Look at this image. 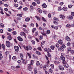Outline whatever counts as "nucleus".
Wrapping results in <instances>:
<instances>
[{
	"instance_id": "nucleus-22",
	"label": "nucleus",
	"mask_w": 74,
	"mask_h": 74,
	"mask_svg": "<svg viewBox=\"0 0 74 74\" xmlns=\"http://www.w3.org/2000/svg\"><path fill=\"white\" fill-rule=\"evenodd\" d=\"M36 53L38 55H41V53L38 51H36Z\"/></svg>"
},
{
	"instance_id": "nucleus-7",
	"label": "nucleus",
	"mask_w": 74,
	"mask_h": 74,
	"mask_svg": "<svg viewBox=\"0 0 74 74\" xmlns=\"http://www.w3.org/2000/svg\"><path fill=\"white\" fill-rule=\"evenodd\" d=\"M65 39L68 41H71V39H70V37H69L68 36H66L65 37Z\"/></svg>"
},
{
	"instance_id": "nucleus-61",
	"label": "nucleus",
	"mask_w": 74,
	"mask_h": 74,
	"mask_svg": "<svg viewBox=\"0 0 74 74\" xmlns=\"http://www.w3.org/2000/svg\"><path fill=\"white\" fill-rule=\"evenodd\" d=\"M34 74H37V71L36 69H34Z\"/></svg>"
},
{
	"instance_id": "nucleus-58",
	"label": "nucleus",
	"mask_w": 74,
	"mask_h": 74,
	"mask_svg": "<svg viewBox=\"0 0 74 74\" xmlns=\"http://www.w3.org/2000/svg\"><path fill=\"white\" fill-rule=\"evenodd\" d=\"M66 26L68 27H70V24H68L66 25Z\"/></svg>"
},
{
	"instance_id": "nucleus-2",
	"label": "nucleus",
	"mask_w": 74,
	"mask_h": 74,
	"mask_svg": "<svg viewBox=\"0 0 74 74\" xmlns=\"http://www.w3.org/2000/svg\"><path fill=\"white\" fill-rule=\"evenodd\" d=\"M23 47L25 49H26V50L27 51H28L29 49L30 50H31V49H32V47L30 46H28L26 47L25 46H23Z\"/></svg>"
},
{
	"instance_id": "nucleus-49",
	"label": "nucleus",
	"mask_w": 74,
	"mask_h": 74,
	"mask_svg": "<svg viewBox=\"0 0 74 74\" xmlns=\"http://www.w3.org/2000/svg\"><path fill=\"white\" fill-rule=\"evenodd\" d=\"M73 7V5H68V7L69 8H71V7Z\"/></svg>"
},
{
	"instance_id": "nucleus-17",
	"label": "nucleus",
	"mask_w": 74,
	"mask_h": 74,
	"mask_svg": "<svg viewBox=\"0 0 74 74\" xmlns=\"http://www.w3.org/2000/svg\"><path fill=\"white\" fill-rule=\"evenodd\" d=\"M50 48L52 50H54V49L55 48V46L54 45H52L50 47Z\"/></svg>"
},
{
	"instance_id": "nucleus-3",
	"label": "nucleus",
	"mask_w": 74,
	"mask_h": 74,
	"mask_svg": "<svg viewBox=\"0 0 74 74\" xmlns=\"http://www.w3.org/2000/svg\"><path fill=\"white\" fill-rule=\"evenodd\" d=\"M66 48V46L64 45H62V46H61L58 49L59 51H64V48Z\"/></svg>"
},
{
	"instance_id": "nucleus-25",
	"label": "nucleus",
	"mask_w": 74,
	"mask_h": 74,
	"mask_svg": "<svg viewBox=\"0 0 74 74\" xmlns=\"http://www.w3.org/2000/svg\"><path fill=\"white\" fill-rule=\"evenodd\" d=\"M35 17L37 19V20L38 21H40V17L39 16H35Z\"/></svg>"
},
{
	"instance_id": "nucleus-47",
	"label": "nucleus",
	"mask_w": 74,
	"mask_h": 74,
	"mask_svg": "<svg viewBox=\"0 0 74 74\" xmlns=\"http://www.w3.org/2000/svg\"><path fill=\"white\" fill-rule=\"evenodd\" d=\"M53 23L55 25H58V23L56 21H54Z\"/></svg>"
},
{
	"instance_id": "nucleus-33",
	"label": "nucleus",
	"mask_w": 74,
	"mask_h": 74,
	"mask_svg": "<svg viewBox=\"0 0 74 74\" xmlns=\"http://www.w3.org/2000/svg\"><path fill=\"white\" fill-rule=\"evenodd\" d=\"M20 34L22 36H24L25 34L24 33V32H21L20 33Z\"/></svg>"
},
{
	"instance_id": "nucleus-62",
	"label": "nucleus",
	"mask_w": 74,
	"mask_h": 74,
	"mask_svg": "<svg viewBox=\"0 0 74 74\" xmlns=\"http://www.w3.org/2000/svg\"><path fill=\"white\" fill-rule=\"evenodd\" d=\"M37 49L38 50H39V51H42V50L41 49V47H39Z\"/></svg>"
},
{
	"instance_id": "nucleus-32",
	"label": "nucleus",
	"mask_w": 74,
	"mask_h": 74,
	"mask_svg": "<svg viewBox=\"0 0 74 74\" xmlns=\"http://www.w3.org/2000/svg\"><path fill=\"white\" fill-rule=\"evenodd\" d=\"M53 19L54 21H59V19L56 17H54Z\"/></svg>"
},
{
	"instance_id": "nucleus-59",
	"label": "nucleus",
	"mask_w": 74,
	"mask_h": 74,
	"mask_svg": "<svg viewBox=\"0 0 74 74\" xmlns=\"http://www.w3.org/2000/svg\"><path fill=\"white\" fill-rule=\"evenodd\" d=\"M34 25L33 23H31L30 25V26H32V27H34Z\"/></svg>"
},
{
	"instance_id": "nucleus-51",
	"label": "nucleus",
	"mask_w": 74,
	"mask_h": 74,
	"mask_svg": "<svg viewBox=\"0 0 74 74\" xmlns=\"http://www.w3.org/2000/svg\"><path fill=\"white\" fill-rule=\"evenodd\" d=\"M27 55L29 56V58H31V55H30V53H27Z\"/></svg>"
},
{
	"instance_id": "nucleus-28",
	"label": "nucleus",
	"mask_w": 74,
	"mask_h": 74,
	"mask_svg": "<svg viewBox=\"0 0 74 74\" xmlns=\"http://www.w3.org/2000/svg\"><path fill=\"white\" fill-rule=\"evenodd\" d=\"M0 26L1 27H4V25L3 24L0 23Z\"/></svg>"
},
{
	"instance_id": "nucleus-42",
	"label": "nucleus",
	"mask_w": 74,
	"mask_h": 74,
	"mask_svg": "<svg viewBox=\"0 0 74 74\" xmlns=\"http://www.w3.org/2000/svg\"><path fill=\"white\" fill-rule=\"evenodd\" d=\"M32 4L34 6H36V5H37V4H36V3L34 2H33L32 3Z\"/></svg>"
},
{
	"instance_id": "nucleus-53",
	"label": "nucleus",
	"mask_w": 74,
	"mask_h": 74,
	"mask_svg": "<svg viewBox=\"0 0 74 74\" xmlns=\"http://www.w3.org/2000/svg\"><path fill=\"white\" fill-rule=\"evenodd\" d=\"M17 16H20L21 17H22V14H17Z\"/></svg>"
},
{
	"instance_id": "nucleus-11",
	"label": "nucleus",
	"mask_w": 74,
	"mask_h": 74,
	"mask_svg": "<svg viewBox=\"0 0 74 74\" xmlns=\"http://www.w3.org/2000/svg\"><path fill=\"white\" fill-rule=\"evenodd\" d=\"M60 17L62 19H64L65 18V16L62 14H60Z\"/></svg>"
},
{
	"instance_id": "nucleus-8",
	"label": "nucleus",
	"mask_w": 74,
	"mask_h": 74,
	"mask_svg": "<svg viewBox=\"0 0 74 74\" xmlns=\"http://www.w3.org/2000/svg\"><path fill=\"white\" fill-rule=\"evenodd\" d=\"M22 60V63H23L24 64H26V63H27V62L26 61V60H25L23 59V60Z\"/></svg>"
},
{
	"instance_id": "nucleus-55",
	"label": "nucleus",
	"mask_w": 74,
	"mask_h": 74,
	"mask_svg": "<svg viewBox=\"0 0 74 74\" xmlns=\"http://www.w3.org/2000/svg\"><path fill=\"white\" fill-rule=\"evenodd\" d=\"M62 63L63 64H66L67 63V62H66V61H65V60L63 61V62H62Z\"/></svg>"
},
{
	"instance_id": "nucleus-24",
	"label": "nucleus",
	"mask_w": 74,
	"mask_h": 74,
	"mask_svg": "<svg viewBox=\"0 0 74 74\" xmlns=\"http://www.w3.org/2000/svg\"><path fill=\"white\" fill-rule=\"evenodd\" d=\"M2 47L4 51H5V45L4 44L2 45Z\"/></svg>"
},
{
	"instance_id": "nucleus-21",
	"label": "nucleus",
	"mask_w": 74,
	"mask_h": 74,
	"mask_svg": "<svg viewBox=\"0 0 74 74\" xmlns=\"http://www.w3.org/2000/svg\"><path fill=\"white\" fill-rule=\"evenodd\" d=\"M49 72L50 73H53V71L52 70V69H50L49 70Z\"/></svg>"
},
{
	"instance_id": "nucleus-12",
	"label": "nucleus",
	"mask_w": 74,
	"mask_h": 74,
	"mask_svg": "<svg viewBox=\"0 0 74 74\" xmlns=\"http://www.w3.org/2000/svg\"><path fill=\"white\" fill-rule=\"evenodd\" d=\"M67 18L71 20L73 19V17L72 16H69L67 17Z\"/></svg>"
},
{
	"instance_id": "nucleus-6",
	"label": "nucleus",
	"mask_w": 74,
	"mask_h": 74,
	"mask_svg": "<svg viewBox=\"0 0 74 74\" xmlns=\"http://www.w3.org/2000/svg\"><path fill=\"white\" fill-rule=\"evenodd\" d=\"M58 68L61 71H63L64 70V67L63 66H62L61 65H59L58 66Z\"/></svg>"
},
{
	"instance_id": "nucleus-46",
	"label": "nucleus",
	"mask_w": 74,
	"mask_h": 74,
	"mask_svg": "<svg viewBox=\"0 0 74 74\" xmlns=\"http://www.w3.org/2000/svg\"><path fill=\"white\" fill-rule=\"evenodd\" d=\"M12 34H14V35H16V32L15 31H13L12 32Z\"/></svg>"
},
{
	"instance_id": "nucleus-16",
	"label": "nucleus",
	"mask_w": 74,
	"mask_h": 74,
	"mask_svg": "<svg viewBox=\"0 0 74 74\" xmlns=\"http://www.w3.org/2000/svg\"><path fill=\"white\" fill-rule=\"evenodd\" d=\"M29 21H30V18L29 17H27L25 19V22H29Z\"/></svg>"
},
{
	"instance_id": "nucleus-57",
	"label": "nucleus",
	"mask_w": 74,
	"mask_h": 74,
	"mask_svg": "<svg viewBox=\"0 0 74 74\" xmlns=\"http://www.w3.org/2000/svg\"><path fill=\"white\" fill-rule=\"evenodd\" d=\"M8 32H11V31H12V29L11 28H8Z\"/></svg>"
},
{
	"instance_id": "nucleus-63",
	"label": "nucleus",
	"mask_w": 74,
	"mask_h": 74,
	"mask_svg": "<svg viewBox=\"0 0 74 74\" xmlns=\"http://www.w3.org/2000/svg\"><path fill=\"white\" fill-rule=\"evenodd\" d=\"M68 50L69 51H71V49L70 47H69L68 48Z\"/></svg>"
},
{
	"instance_id": "nucleus-23",
	"label": "nucleus",
	"mask_w": 74,
	"mask_h": 74,
	"mask_svg": "<svg viewBox=\"0 0 74 74\" xmlns=\"http://www.w3.org/2000/svg\"><path fill=\"white\" fill-rule=\"evenodd\" d=\"M63 66L66 68H68L69 67V64H64Z\"/></svg>"
},
{
	"instance_id": "nucleus-60",
	"label": "nucleus",
	"mask_w": 74,
	"mask_h": 74,
	"mask_svg": "<svg viewBox=\"0 0 74 74\" xmlns=\"http://www.w3.org/2000/svg\"><path fill=\"white\" fill-rule=\"evenodd\" d=\"M32 42L33 45H34L35 44V41L34 40H32Z\"/></svg>"
},
{
	"instance_id": "nucleus-36",
	"label": "nucleus",
	"mask_w": 74,
	"mask_h": 74,
	"mask_svg": "<svg viewBox=\"0 0 74 74\" xmlns=\"http://www.w3.org/2000/svg\"><path fill=\"white\" fill-rule=\"evenodd\" d=\"M5 54L6 55V56H7V55H8L9 54V52L8 51H6L5 53Z\"/></svg>"
},
{
	"instance_id": "nucleus-13",
	"label": "nucleus",
	"mask_w": 74,
	"mask_h": 74,
	"mask_svg": "<svg viewBox=\"0 0 74 74\" xmlns=\"http://www.w3.org/2000/svg\"><path fill=\"white\" fill-rule=\"evenodd\" d=\"M60 59L63 61H64V60H65V57L64 56H61Z\"/></svg>"
},
{
	"instance_id": "nucleus-4",
	"label": "nucleus",
	"mask_w": 74,
	"mask_h": 74,
	"mask_svg": "<svg viewBox=\"0 0 74 74\" xmlns=\"http://www.w3.org/2000/svg\"><path fill=\"white\" fill-rule=\"evenodd\" d=\"M14 48L15 49V51L16 52H18V51H19V47L18 46H15L14 47Z\"/></svg>"
},
{
	"instance_id": "nucleus-35",
	"label": "nucleus",
	"mask_w": 74,
	"mask_h": 74,
	"mask_svg": "<svg viewBox=\"0 0 74 74\" xmlns=\"http://www.w3.org/2000/svg\"><path fill=\"white\" fill-rule=\"evenodd\" d=\"M50 30H47V31L46 34H50Z\"/></svg>"
},
{
	"instance_id": "nucleus-31",
	"label": "nucleus",
	"mask_w": 74,
	"mask_h": 74,
	"mask_svg": "<svg viewBox=\"0 0 74 74\" xmlns=\"http://www.w3.org/2000/svg\"><path fill=\"white\" fill-rule=\"evenodd\" d=\"M47 64V67H48L49 66V60L46 63Z\"/></svg>"
},
{
	"instance_id": "nucleus-40",
	"label": "nucleus",
	"mask_w": 74,
	"mask_h": 74,
	"mask_svg": "<svg viewBox=\"0 0 74 74\" xmlns=\"http://www.w3.org/2000/svg\"><path fill=\"white\" fill-rule=\"evenodd\" d=\"M50 66L52 69H54V65L53 64H51Z\"/></svg>"
},
{
	"instance_id": "nucleus-29",
	"label": "nucleus",
	"mask_w": 74,
	"mask_h": 74,
	"mask_svg": "<svg viewBox=\"0 0 74 74\" xmlns=\"http://www.w3.org/2000/svg\"><path fill=\"white\" fill-rule=\"evenodd\" d=\"M60 63V62H58L55 61L54 62V64H59Z\"/></svg>"
},
{
	"instance_id": "nucleus-37",
	"label": "nucleus",
	"mask_w": 74,
	"mask_h": 74,
	"mask_svg": "<svg viewBox=\"0 0 74 74\" xmlns=\"http://www.w3.org/2000/svg\"><path fill=\"white\" fill-rule=\"evenodd\" d=\"M38 32L37 31L35 32V36H38Z\"/></svg>"
},
{
	"instance_id": "nucleus-38",
	"label": "nucleus",
	"mask_w": 74,
	"mask_h": 74,
	"mask_svg": "<svg viewBox=\"0 0 74 74\" xmlns=\"http://www.w3.org/2000/svg\"><path fill=\"white\" fill-rule=\"evenodd\" d=\"M42 38H43V37H42V36H41L39 37V40H42Z\"/></svg>"
},
{
	"instance_id": "nucleus-14",
	"label": "nucleus",
	"mask_w": 74,
	"mask_h": 74,
	"mask_svg": "<svg viewBox=\"0 0 74 74\" xmlns=\"http://www.w3.org/2000/svg\"><path fill=\"white\" fill-rule=\"evenodd\" d=\"M62 10L65 11H67V8L66 7H64L63 8Z\"/></svg>"
},
{
	"instance_id": "nucleus-27",
	"label": "nucleus",
	"mask_w": 74,
	"mask_h": 74,
	"mask_svg": "<svg viewBox=\"0 0 74 74\" xmlns=\"http://www.w3.org/2000/svg\"><path fill=\"white\" fill-rule=\"evenodd\" d=\"M7 38L9 40H12V38H11V37L10 36H8Z\"/></svg>"
},
{
	"instance_id": "nucleus-43",
	"label": "nucleus",
	"mask_w": 74,
	"mask_h": 74,
	"mask_svg": "<svg viewBox=\"0 0 74 74\" xmlns=\"http://www.w3.org/2000/svg\"><path fill=\"white\" fill-rule=\"evenodd\" d=\"M71 43L69 42L67 44V45L68 46H69V47H70V45H71Z\"/></svg>"
},
{
	"instance_id": "nucleus-52",
	"label": "nucleus",
	"mask_w": 74,
	"mask_h": 74,
	"mask_svg": "<svg viewBox=\"0 0 74 74\" xmlns=\"http://www.w3.org/2000/svg\"><path fill=\"white\" fill-rule=\"evenodd\" d=\"M56 46L57 48H59V44L58 43H57L56 45Z\"/></svg>"
},
{
	"instance_id": "nucleus-48",
	"label": "nucleus",
	"mask_w": 74,
	"mask_h": 74,
	"mask_svg": "<svg viewBox=\"0 0 74 74\" xmlns=\"http://www.w3.org/2000/svg\"><path fill=\"white\" fill-rule=\"evenodd\" d=\"M58 26H56L54 27V29H55L56 30H58Z\"/></svg>"
},
{
	"instance_id": "nucleus-19",
	"label": "nucleus",
	"mask_w": 74,
	"mask_h": 74,
	"mask_svg": "<svg viewBox=\"0 0 74 74\" xmlns=\"http://www.w3.org/2000/svg\"><path fill=\"white\" fill-rule=\"evenodd\" d=\"M38 11L39 12L40 14H41L42 12V11L41 10V9L40 8H38Z\"/></svg>"
},
{
	"instance_id": "nucleus-9",
	"label": "nucleus",
	"mask_w": 74,
	"mask_h": 74,
	"mask_svg": "<svg viewBox=\"0 0 74 74\" xmlns=\"http://www.w3.org/2000/svg\"><path fill=\"white\" fill-rule=\"evenodd\" d=\"M18 40L20 41H23V39L22 38L21 36H18L17 37Z\"/></svg>"
},
{
	"instance_id": "nucleus-41",
	"label": "nucleus",
	"mask_w": 74,
	"mask_h": 74,
	"mask_svg": "<svg viewBox=\"0 0 74 74\" xmlns=\"http://www.w3.org/2000/svg\"><path fill=\"white\" fill-rule=\"evenodd\" d=\"M36 30V28H33L32 30V33H34V31Z\"/></svg>"
},
{
	"instance_id": "nucleus-18",
	"label": "nucleus",
	"mask_w": 74,
	"mask_h": 74,
	"mask_svg": "<svg viewBox=\"0 0 74 74\" xmlns=\"http://www.w3.org/2000/svg\"><path fill=\"white\" fill-rule=\"evenodd\" d=\"M17 63L18 65H21L22 64V62H21V61L20 60H18L17 61Z\"/></svg>"
},
{
	"instance_id": "nucleus-26",
	"label": "nucleus",
	"mask_w": 74,
	"mask_h": 74,
	"mask_svg": "<svg viewBox=\"0 0 74 74\" xmlns=\"http://www.w3.org/2000/svg\"><path fill=\"white\" fill-rule=\"evenodd\" d=\"M20 57L21 60H23V56L22 54H21Z\"/></svg>"
},
{
	"instance_id": "nucleus-64",
	"label": "nucleus",
	"mask_w": 74,
	"mask_h": 74,
	"mask_svg": "<svg viewBox=\"0 0 74 74\" xmlns=\"http://www.w3.org/2000/svg\"><path fill=\"white\" fill-rule=\"evenodd\" d=\"M71 15L74 16V12H71Z\"/></svg>"
},
{
	"instance_id": "nucleus-30",
	"label": "nucleus",
	"mask_w": 74,
	"mask_h": 74,
	"mask_svg": "<svg viewBox=\"0 0 74 74\" xmlns=\"http://www.w3.org/2000/svg\"><path fill=\"white\" fill-rule=\"evenodd\" d=\"M12 59L14 60H16V58L15 56H13Z\"/></svg>"
},
{
	"instance_id": "nucleus-1",
	"label": "nucleus",
	"mask_w": 74,
	"mask_h": 74,
	"mask_svg": "<svg viewBox=\"0 0 74 74\" xmlns=\"http://www.w3.org/2000/svg\"><path fill=\"white\" fill-rule=\"evenodd\" d=\"M33 63H34V60H32L31 61V64H29L27 65V69L28 70L30 71H32V66L33 65Z\"/></svg>"
},
{
	"instance_id": "nucleus-56",
	"label": "nucleus",
	"mask_w": 74,
	"mask_h": 74,
	"mask_svg": "<svg viewBox=\"0 0 74 74\" xmlns=\"http://www.w3.org/2000/svg\"><path fill=\"white\" fill-rule=\"evenodd\" d=\"M43 69L45 71H46L47 70V66H44Z\"/></svg>"
},
{
	"instance_id": "nucleus-39",
	"label": "nucleus",
	"mask_w": 74,
	"mask_h": 74,
	"mask_svg": "<svg viewBox=\"0 0 74 74\" xmlns=\"http://www.w3.org/2000/svg\"><path fill=\"white\" fill-rule=\"evenodd\" d=\"M36 64L37 66H39L40 65V62H39V61H37L36 62Z\"/></svg>"
},
{
	"instance_id": "nucleus-54",
	"label": "nucleus",
	"mask_w": 74,
	"mask_h": 74,
	"mask_svg": "<svg viewBox=\"0 0 74 74\" xmlns=\"http://www.w3.org/2000/svg\"><path fill=\"white\" fill-rule=\"evenodd\" d=\"M16 19L17 21H20V20H21V18L19 17H17Z\"/></svg>"
},
{
	"instance_id": "nucleus-5",
	"label": "nucleus",
	"mask_w": 74,
	"mask_h": 74,
	"mask_svg": "<svg viewBox=\"0 0 74 74\" xmlns=\"http://www.w3.org/2000/svg\"><path fill=\"white\" fill-rule=\"evenodd\" d=\"M6 45L7 47H10L11 45H10V42L8 41H7L6 42Z\"/></svg>"
},
{
	"instance_id": "nucleus-10",
	"label": "nucleus",
	"mask_w": 74,
	"mask_h": 74,
	"mask_svg": "<svg viewBox=\"0 0 74 74\" xmlns=\"http://www.w3.org/2000/svg\"><path fill=\"white\" fill-rule=\"evenodd\" d=\"M42 6L43 8H46L47 7V5H46V4L43 3L42 5Z\"/></svg>"
},
{
	"instance_id": "nucleus-44",
	"label": "nucleus",
	"mask_w": 74,
	"mask_h": 74,
	"mask_svg": "<svg viewBox=\"0 0 74 74\" xmlns=\"http://www.w3.org/2000/svg\"><path fill=\"white\" fill-rule=\"evenodd\" d=\"M3 59V56L0 53V60H1Z\"/></svg>"
},
{
	"instance_id": "nucleus-45",
	"label": "nucleus",
	"mask_w": 74,
	"mask_h": 74,
	"mask_svg": "<svg viewBox=\"0 0 74 74\" xmlns=\"http://www.w3.org/2000/svg\"><path fill=\"white\" fill-rule=\"evenodd\" d=\"M45 42L44 41H42L41 42V44L42 45H44V44H45Z\"/></svg>"
},
{
	"instance_id": "nucleus-50",
	"label": "nucleus",
	"mask_w": 74,
	"mask_h": 74,
	"mask_svg": "<svg viewBox=\"0 0 74 74\" xmlns=\"http://www.w3.org/2000/svg\"><path fill=\"white\" fill-rule=\"evenodd\" d=\"M30 8L31 10H33L34 9V7L32 5L30 6Z\"/></svg>"
},
{
	"instance_id": "nucleus-34",
	"label": "nucleus",
	"mask_w": 74,
	"mask_h": 74,
	"mask_svg": "<svg viewBox=\"0 0 74 74\" xmlns=\"http://www.w3.org/2000/svg\"><path fill=\"white\" fill-rule=\"evenodd\" d=\"M28 10V8H27V7H25L23 8V10H24V11H27Z\"/></svg>"
},
{
	"instance_id": "nucleus-20",
	"label": "nucleus",
	"mask_w": 74,
	"mask_h": 74,
	"mask_svg": "<svg viewBox=\"0 0 74 74\" xmlns=\"http://www.w3.org/2000/svg\"><path fill=\"white\" fill-rule=\"evenodd\" d=\"M42 34L43 36H46V37H47V36L46 34L44 33V32H42Z\"/></svg>"
},
{
	"instance_id": "nucleus-15",
	"label": "nucleus",
	"mask_w": 74,
	"mask_h": 74,
	"mask_svg": "<svg viewBox=\"0 0 74 74\" xmlns=\"http://www.w3.org/2000/svg\"><path fill=\"white\" fill-rule=\"evenodd\" d=\"M58 42L60 45H62L63 44V41L60 39L58 40Z\"/></svg>"
}]
</instances>
